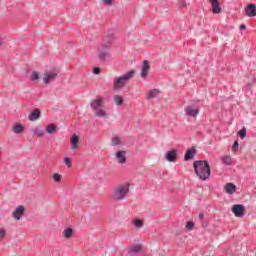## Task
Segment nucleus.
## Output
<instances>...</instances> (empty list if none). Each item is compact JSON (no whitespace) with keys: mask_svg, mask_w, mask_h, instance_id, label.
<instances>
[{"mask_svg":"<svg viewBox=\"0 0 256 256\" xmlns=\"http://www.w3.org/2000/svg\"><path fill=\"white\" fill-rule=\"evenodd\" d=\"M32 133L33 135H36L38 137H43V135H45V132L39 128H35L34 130H32Z\"/></svg>","mask_w":256,"mask_h":256,"instance_id":"obj_26","label":"nucleus"},{"mask_svg":"<svg viewBox=\"0 0 256 256\" xmlns=\"http://www.w3.org/2000/svg\"><path fill=\"white\" fill-rule=\"evenodd\" d=\"M149 71H151V65H149V61L144 60L141 66L140 75L142 79H147V75H149Z\"/></svg>","mask_w":256,"mask_h":256,"instance_id":"obj_5","label":"nucleus"},{"mask_svg":"<svg viewBox=\"0 0 256 256\" xmlns=\"http://www.w3.org/2000/svg\"><path fill=\"white\" fill-rule=\"evenodd\" d=\"M191 159H193V147L189 148L184 155V161H191Z\"/></svg>","mask_w":256,"mask_h":256,"instance_id":"obj_22","label":"nucleus"},{"mask_svg":"<svg viewBox=\"0 0 256 256\" xmlns=\"http://www.w3.org/2000/svg\"><path fill=\"white\" fill-rule=\"evenodd\" d=\"M72 236H73V229L72 228H67L66 230H64L65 239H71Z\"/></svg>","mask_w":256,"mask_h":256,"instance_id":"obj_25","label":"nucleus"},{"mask_svg":"<svg viewBox=\"0 0 256 256\" xmlns=\"http://www.w3.org/2000/svg\"><path fill=\"white\" fill-rule=\"evenodd\" d=\"M126 155H127L126 151H117L115 157H116L118 163H120L121 165L127 163Z\"/></svg>","mask_w":256,"mask_h":256,"instance_id":"obj_10","label":"nucleus"},{"mask_svg":"<svg viewBox=\"0 0 256 256\" xmlns=\"http://www.w3.org/2000/svg\"><path fill=\"white\" fill-rule=\"evenodd\" d=\"M105 5H113V0H104Z\"/></svg>","mask_w":256,"mask_h":256,"instance_id":"obj_39","label":"nucleus"},{"mask_svg":"<svg viewBox=\"0 0 256 256\" xmlns=\"http://www.w3.org/2000/svg\"><path fill=\"white\" fill-rule=\"evenodd\" d=\"M29 121H37L38 119H41V110L35 109L33 110L29 116H28Z\"/></svg>","mask_w":256,"mask_h":256,"instance_id":"obj_14","label":"nucleus"},{"mask_svg":"<svg viewBox=\"0 0 256 256\" xmlns=\"http://www.w3.org/2000/svg\"><path fill=\"white\" fill-rule=\"evenodd\" d=\"M113 101H114V105H116V107H121V105H123V103H125V99L121 95H115L113 97Z\"/></svg>","mask_w":256,"mask_h":256,"instance_id":"obj_19","label":"nucleus"},{"mask_svg":"<svg viewBox=\"0 0 256 256\" xmlns=\"http://www.w3.org/2000/svg\"><path fill=\"white\" fill-rule=\"evenodd\" d=\"M186 229L191 231L193 229V221H188L186 224Z\"/></svg>","mask_w":256,"mask_h":256,"instance_id":"obj_35","label":"nucleus"},{"mask_svg":"<svg viewBox=\"0 0 256 256\" xmlns=\"http://www.w3.org/2000/svg\"><path fill=\"white\" fill-rule=\"evenodd\" d=\"M93 73H94V75H99V73H101V68L95 67V68L93 69Z\"/></svg>","mask_w":256,"mask_h":256,"instance_id":"obj_37","label":"nucleus"},{"mask_svg":"<svg viewBox=\"0 0 256 256\" xmlns=\"http://www.w3.org/2000/svg\"><path fill=\"white\" fill-rule=\"evenodd\" d=\"M226 193H228V195H233V193H235L237 191V186H235V184L233 183H227L224 187Z\"/></svg>","mask_w":256,"mask_h":256,"instance_id":"obj_17","label":"nucleus"},{"mask_svg":"<svg viewBox=\"0 0 256 256\" xmlns=\"http://www.w3.org/2000/svg\"><path fill=\"white\" fill-rule=\"evenodd\" d=\"M141 251H143L141 244H134L128 248V255H138Z\"/></svg>","mask_w":256,"mask_h":256,"instance_id":"obj_8","label":"nucleus"},{"mask_svg":"<svg viewBox=\"0 0 256 256\" xmlns=\"http://www.w3.org/2000/svg\"><path fill=\"white\" fill-rule=\"evenodd\" d=\"M135 75V71H129L127 73H125L123 76L121 77H116L114 78V87L113 89L115 91H119V89H123V87L125 86V83H127V81H129V79H133Z\"/></svg>","mask_w":256,"mask_h":256,"instance_id":"obj_2","label":"nucleus"},{"mask_svg":"<svg viewBox=\"0 0 256 256\" xmlns=\"http://www.w3.org/2000/svg\"><path fill=\"white\" fill-rule=\"evenodd\" d=\"M107 57H109V53L106 50L100 51L98 55V59L100 61H106Z\"/></svg>","mask_w":256,"mask_h":256,"instance_id":"obj_24","label":"nucleus"},{"mask_svg":"<svg viewBox=\"0 0 256 256\" xmlns=\"http://www.w3.org/2000/svg\"><path fill=\"white\" fill-rule=\"evenodd\" d=\"M39 79V73L33 72L31 76L32 81H37Z\"/></svg>","mask_w":256,"mask_h":256,"instance_id":"obj_34","label":"nucleus"},{"mask_svg":"<svg viewBox=\"0 0 256 256\" xmlns=\"http://www.w3.org/2000/svg\"><path fill=\"white\" fill-rule=\"evenodd\" d=\"M23 215H25V206L23 205L16 207V209L12 212V216L14 219H16V221H19Z\"/></svg>","mask_w":256,"mask_h":256,"instance_id":"obj_7","label":"nucleus"},{"mask_svg":"<svg viewBox=\"0 0 256 256\" xmlns=\"http://www.w3.org/2000/svg\"><path fill=\"white\" fill-rule=\"evenodd\" d=\"M127 193H129V184L120 185L114 189V199L115 201H123L125 197H127Z\"/></svg>","mask_w":256,"mask_h":256,"instance_id":"obj_3","label":"nucleus"},{"mask_svg":"<svg viewBox=\"0 0 256 256\" xmlns=\"http://www.w3.org/2000/svg\"><path fill=\"white\" fill-rule=\"evenodd\" d=\"M134 225H135V227L140 229V227H143V222L141 220H135Z\"/></svg>","mask_w":256,"mask_h":256,"instance_id":"obj_33","label":"nucleus"},{"mask_svg":"<svg viewBox=\"0 0 256 256\" xmlns=\"http://www.w3.org/2000/svg\"><path fill=\"white\" fill-rule=\"evenodd\" d=\"M12 131L16 135H21V133H23V131H25V128L22 126V124L15 123L14 126L12 127Z\"/></svg>","mask_w":256,"mask_h":256,"instance_id":"obj_18","label":"nucleus"},{"mask_svg":"<svg viewBox=\"0 0 256 256\" xmlns=\"http://www.w3.org/2000/svg\"><path fill=\"white\" fill-rule=\"evenodd\" d=\"M232 213L235 215V217H245V206L241 204H235L232 206Z\"/></svg>","mask_w":256,"mask_h":256,"instance_id":"obj_4","label":"nucleus"},{"mask_svg":"<svg viewBox=\"0 0 256 256\" xmlns=\"http://www.w3.org/2000/svg\"><path fill=\"white\" fill-rule=\"evenodd\" d=\"M193 167L196 175L202 181H206V179H209V177H211V167L209 166V163L207 161L197 160L194 162Z\"/></svg>","mask_w":256,"mask_h":256,"instance_id":"obj_1","label":"nucleus"},{"mask_svg":"<svg viewBox=\"0 0 256 256\" xmlns=\"http://www.w3.org/2000/svg\"><path fill=\"white\" fill-rule=\"evenodd\" d=\"M187 6V2H185V1H181L180 3H179V8H181V7H186Z\"/></svg>","mask_w":256,"mask_h":256,"instance_id":"obj_38","label":"nucleus"},{"mask_svg":"<svg viewBox=\"0 0 256 256\" xmlns=\"http://www.w3.org/2000/svg\"><path fill=\"white\" fill-rule=\"evenodd\" d=\"M158 95H161V90L152 89L149 91V93L147 95V99H155V97H158Z\"/></svg>","mask_w":256,"mask_h":256,"instance_id":"obj_20","label":"nucleus"},{"mask_svg":"<svg viewBox=\"0 0 256 256\" xmlns=\"http://www.w3.org/2000/svg\"><path fill=\"white\" fill-rule=\"evenodd\" d=\"M193 153H195V149L193 150Z\"/></svg>","mask_w":256,"mask_h":256,"instance_id":"obj_44","label":"nucleus"},{"mask_svg":"<svg viewBox=\"0 0 256 256\" xmlns=\"http://www.w3.org/2000/svg\"><path fill=\"white\" fill-rule=\"evenodd\" d=\"M245 29H247V26H245L244 24H242V25L240 26V30H241V31H245Z\"/></svg>","mask_w":256,"mask_h":256,"instance_id":"obj_41","label":"nucleus"},{"mask_svg":"<svg viewBox=\"0 0 256 256\" xmlns=\"http://www.w3.org/2000/svg\"><path fill=\"white\" fill-rule=\"evenodd\" d=\"M245 13L247 17H256V5L249 4L245 9Z\"/></svg>","mask_w":256,"mask_h":256,"instance_id":"obj_12","label":"nucleus"},{"mask_svg":"<svg viewBox=\"0 0 256 256\" xmlns=\"http://www.w3.org/2000/svg\"><path fill=\"white\" fill-rule=\"evenodd\" d=\"M55 131H57V125L55 124H50L46 127V133H48L49 135L55 133Z\"/></svg>","mask_w":256,"mask_h":256,"instance_id":"obj_23","label":"nucleus"},{"mask_svg":"<svg viewBox=\"0 0 256 256\" xmlns=\"http://www.w3.org/2000/svg\"><path fill=\"white\" fill-rule=\"evenodd\" d=\"M239 149V141H235L232 146V151H237Z\"/></svg>","mask_w":256,"mask_h":256,"instance_id":"obj_36","label":"nucleus"},{"mask_svg":"<svg viewBox=\"0 0 256 256\" xmlns=\"http://www.w3.org/2000/svg\"><path fill=\"white\" fill-rule=\"evenodd\" d=\"M101 105H103V98H97L96 100H93L91 102V109L92 111H97L98 109H101Z\"/></svg>","mask_w":256,"mask_h":256,"instance_id":"obj_13","label":"nucleus"},{"mask_svg":"<svg viewBox=\"0 0 256 256\" xmlns=\"http://www.w3.org/2000/svg\"><path fill=\"white\" fill-rule=\"evenodd\" d=\"M5 235H7V230L4 228H0V241H3L5 239Z\"/></svg>","mask_w":256,"mask_h":256,"instance_id":"obj_31","label":"nucleus"},{"mask_svg":"<svg viewBox=\"0 0 256 256\" xmlns=\"http://www.w3.org/2000/svg\"><path fill=\"white\" fill-rule=\"evenodd\" d=\"M95 117H107V112L103 108H98V110H94Z\"/></svg>","mask_w":256,"mask_h":256,"instance_id":"obj_21","label":"nucleus"},{"mask_svg":"<svg viewBox=\"0 0 256 256\" xmlns=\"http://www.w3.org/2000/svg\"><path fill=\"white\" fill-rule=\"evenodd\" d=\"M166 161L169 163H175L177 161V150L172 149L166 152Z\"/></svg>","mask_w":256,"mask_h":256,"instance_id":"obj_9","label":"nucleus"},{"mask_svg":"<svg viewBox=\"0 0 256 256\" xmlns=\"http://www.w3.org/2000/svg\"><path fill=\"white\" fill-rule=\"evenodd\" d=\"M71 149L72 151L79 149V136L75 134L71 138Z\"/></svg>","mask_w":256,"mask_h":256,"instance_id":"obj_16","label":"nucleus"},{"mask_svg":"<svg viewBox=\"0 0 256 256\" xmlns=\"http://www.w3.org/2000/svg\"><path fill=\"white\" fill-rule=\"evenodd\" d=\"M238 135L240 137V139H245V137H247V129L242 128L239 132Z\"/></svg>","mask_w":256,"mask_h":256,"instance_id":"obj_29","label":"nucleus"},{"mask_svg":"<svg viewBox=\"0 0 256 256\" xmlns=\"http://www.w3.org/2000/svg\"><path fill=\"white\" fill-rule=\"evenodd\" d=\"M121 143H123L121 141V138H119V137L112 138V146L113 147H117V145H121Z\"/></svg>","mask_w":256,"mask_h":256,"instance_id":"obj_28","label":"nucleus"},{"mask_svg":"<svg viewBox=\"0 0 256 256\" xmlns=\"http://www.w3.org/2000/svg\"><path fill=\"white\" fill-rule=\"evenodd\" d=\"M220 161L223 165L230 166L233 164V156L224 155L220 158Z\"/></svg>","mask_w":256,"mask_h":256,"instance_id":"obj_15","label":"nucleus"},{"mask_svg":"<svg viewBox=\"0 0 256 256\" xmlns=\"http://www.w3.org/2000/svg\"><path fill=\"white\" fill-rule=\"evenodd\" d=\"M64 163H65V165H66L69 169H71L72 165H71V159H70L69 157H65V158H64Z\"/></svg>","mask_w":256,"mask_h":256,"instance_id":"obj_32","label":"nucleus"},{"mask_svg":"<svg viewBox=\"0 0 256 256\" xmlns=\"http://www.w3.org/2000/svg\"><path fill=\"white\" fill-rule=\"evenodd\" d=\"M109 47H111L109 43L103 44V49H109Z\"/></svg>","mask_w":256,"mask_h":256,"instance_id":"obj_40","label":"nucleus"},{"mask_svg":"<svg viewBox=\"0 0 256 256\" xmlns=\"http://www.w3.org/2000/svg\"><path fill=\"white\" fill-rule=\"evenodd\" d=\"M57 75H59V71L57 69H54L51 72H46L43 79L44 83L48 84L50 81L57 79Z\"/></svg>","mask_w":256,"mask_h":256,"instance_id":"obj_6","label":"nucleus"},{"mask_svg":"<svg viewBox=\"0 0 256 256\" xmlns=\"http://www.w3.org/2000/svg\"><path fill=\"white\" fill-rule=\"evenodd\" d=\"M199 113V110H194L193 115H197Z\"/></svg>","mask_w":256,"mask_h":256,"instance_id":"obj_42","label":"nucleus"},{"mask_svg":"<svg viewBox=\"0 0 256 256\" xmlns=\"http://www.w3.org/2000/svg\"><path fill=\"white\" fill-rule=\"evenodd\" d=\"M185 113H186V115L193 117V106H187Z\"/></svg>","mask_w":256,"mask_h":256,"instance_id":"obj_30","label":"nucleus"},{"mask_svg":"<svg viewBox=\"0 0 256 256\" xmlns=\"http://www.w3.org/2000/svg\"><path fill=\"white\" fill-rule=\"evenodd\" d=\"M199 219H203V213L199 214Z\"/></svg>","mask_w":256,"mask_h":256,"instance_id":"obj_43","label":"nucleus"},{"mask_svg":"<svg viewBox=\"0 0 256 256\" xmlns=\"http://www.w3.org/2000/svg\"><path fill=\"white\" fill-rule=\"evenodd\" d=\"M211 7H212V13L215 15H219L221 13V6L219 5V0H209Z\"/></svg>","mask_w":256,"mask_h":256,"instance_id":"obj_11","label":"nucleus"},{"mask_svg":"<svg viewBox=\"0 0 256 256\" xmlns=\"http://www.w3.org/2000/svg\"><path fill=\"white\" fill-rule=\"evenodd\" d=\"M52 179L56 182V183H61V179H63V176L59 173H54L52 175Z\"/></svg>","mask_w":256,"mask_h":256,"instance_id":"obj_27","label":"nucleus"}]
</instances>
